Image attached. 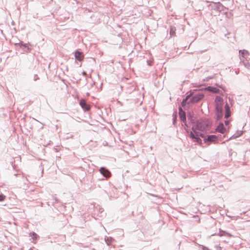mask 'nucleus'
Masks as SVG:
<instances>
[{
  "label": "nucleus",
  "mask_w": 250,
  "mask_h": 250,
  "mask_svg": "<svg viewBox=\"0 0 250 250\" xmlns=\"http://www.w3.org/2000/svg\"><path fill=\"white\" fill-rule=\"evenodd\" d=\"M33 119H34V120H35L36 121H37V122H39V123H40V124H42V123L40 122L38 120H37V119H34V118H33Z\"/></svg>",
  "instance_id": "nucleus-27"
},
{
  "label": "nucleus",
  "mask_w": 250,
  "mask_h": 250,
  "mask_svg": "<svg viewBox=\"0 0 250 250\" xmlns=\"http://www.w3.org/2000/svg\"><path fill=\"white\" fill-rule=\"evenodd\" d=\"M183 124H182L183 126H184L185 129L188 132V124L186 123V121L185 122H183Z\"/></svg>",
  "instance_id": "nucleus-22"
},
{
  "label": "nucleus",
  "mask_w": 250,
  "mask_h": 250,
  "mask_svg": "<svg viewBox=\"0 0 250 250\" xmlns=\"http://www.w3.org/2000/svg\"><path fill=\"white\" fill-rule=\"evenodd\" d=\"M83 75H85V74H86V73H85V72H83Z\"/></svg>",
  "instance_id": "nucleus-28"
},
{
  "label": "nucleus",
  "mask_w": 250,
  "mask_h": 250,
  "mask_svg": "<svg viewBox=\"0 0 250 250\" xmlns=\"http://www.w3.org/2000/svg\"><path fill=\"white\" fill-rule=\"evenodd\" d=\"M80 105L84 111H88L90 109V106L86 104L85 101L83 99L80 100Z\"/></svg>",
  "instance_id": "nucleus-7"
},
{
  "label": "nucleus",
  "mask_w": 250,
  "mask_h": 250,
  "mask_svg": "<svg viewBox=\"0 0 250 250\" xmlns=\"http://www.w3.org/2000/svg\"><path fill=\"white\" fill-rule=\"evenodd\" d=\"M215 7L217 10H222L223 5L220 2L215 3Z\"/></svg>",
  "instance_id": "nucleus-16"
},
{
  "label": "nucleus",
  "mask_w": 250,
  "mask_h": 250,
  "mask_svg": "<svg viewBox=\"0 0 250 250\" xmlns=\"http://www.w3.org/2000/svg\"><path fill=\"white\" fill-rule=\"evenodd\" d=\"M179 114L181 121H182V122H185L186 121V113L182 110L181 107H179Z\"/></svg>",
  "instance_id": "nucleus-8"
},
{
  "label": "nucleus",
  "mask_w": 250,
  "mask_h": 250,
  "mask_svg": "<svg viewBox=\"0 0 250 250\" xmlns=\"http://www.w3.org/2000/svg\"><path fill=\"white\" fill-rule=\"evenodd\" d=\"M176 28L174 26H171L170 27L169 33L171 36L175 35Z\"/></svg>",
  "instance_id": "nucleus-15"
},
{
  "label": "nucleus",
  "mask_w": 250,
  "mask_h": 250,
  "mask_svg": "<svg viewBox=\"0 0 250 250\" xmlns=\"http://www.w3.org/2000/svg\"><path fill=\"white\" fill-rule=\"evenodd\" d=\"M225 118L228 119L230 116V107L228 104L225 105Z\"/></svg>",
  "instance_id": "nucleus-9"
},
{
  "label": "nucleus",
  "mask_w": 250,
  "mask_h": 250,
  "mask_svg": "<svg viewBox=\"0 0 250 250\" xmlns=\"http://www.w3.org/2000/svg\"><path fill=\"white\" fill-rule=\"evenodd\" d=\"M215 102L216 109V119L217 120H220L223 117V99L221 97L217 96L215 98Z\"/></svg>",
  "instance_id": "nucleus-2"
},
{
  "label": "nucleus",
  "mask_w": 250,
  "mask_h": 250,
  "mask_svg": "<svg viewBox=\"0 0 250 250\" xmlns=\"http://www.w3.org/2000/svg\"><path fill=\"white\" fill-rule=\"evenodd\" d=\"M204 94L201 92L193 95L191 97H190V95H188L186 96L185 99H183L182 102V105L184 106V103L188 100H189V102H190L191 103H197L201 100L204 98Z\"/></svg>",
  "instance_id": "nucleus-3"
},
{
  "label": "nucleus",
  "mask_w": 250,
  "mask_h": 250,
  "mask_svg": "<svg viewBox=\"0 0 250 250\" xmlns=\"http://www.w3.org/2000/svg\"><path fill=\"white\" fill-rule=\"evenodd\" d=\"M176 120V115L174 114H173V124L174 125Z\"/></svg>",
  "instance_id": "nucleus-24"
},
{
  "label": "nucleus",
  "mask_w": 250,
  "mask_h": 250,
  "mask_svg": "<svg viewBox=\"0 0 250 250\" xmlns=\"http://www.w3.org/2000/svg\"><path fill=\"white\" fill-rule=\"evenodd\" d=\"M216 131L218 132L224 133L226 131V129L224 128V125L222 123H220L219 125L217 126Z\"/></svg>",
  "instance_id": "nucleus-11"
},
{
  "label": "nucleus",
  "mask_w": 250,
  "mask_h": 250,
  "mask_svg": "<svg viewBox=\"0 0 250 250\" xmlns=\"http://www.w3.org/2000/svg\"><path fill=\"white\" fill-rule=\"evenodd\" d=\"M113 240V239L111 237H107L105 240L106 244L108 246L111 244Z\"/></svg>",
  "instance_id": "nucleus-17"
},
{
  "label": "nucleus",
  "mask_w": 250,
  "mask_h": 250,
  "mask_svg": "<svg viewBox=\"0 0 250 250\" xmlns=\"http://www.w3.org/2000/svg\"><path fill=\"white\" fill-rule=\"evenodd\" d=\"M242 64H243L244 65V66L248 69H249L250 68V64L248 60L244 62H243L242 63Z\"/></svg>",
  "instance_id": "nucleus-18"
},
{
  "label": "nucleus",
  "mask_w": 250,
  "mask_h": 250,
  "mask_svg": "<svg viewBox=\"0 0 250 250\" xmlns=\"http://www.w3.org/2000/svg\"><path fill=\"white\" fill-rule=\"evenodd\" d=\"M239 58H240V62L241 63H242V62H243L245 61H247L246 57H243V56H239Z\"/></svg>",
  "instance_id": "nucleus-21"
},
{
  "label": "nucleus",
  "mask_w": 250,
  "mask_h": 250,
  "mask_svg": "<svg viewBox=\"0 0 250 250\" xmlns=\"http://www.w3.org/2000/svg\"><path fill=\"white\" fill-rule=\"evenodd\" d=\"M208 88L211 91L214 93H217L218 89L215 87H208Z\"/></svg>",
  "instance_id": "nucleus-20"
},
{
  "label": "nucleus",
  "mask_w": 250,
  "mask_h": 250,
  "mask_svg": "<svg viewBox=\"0 0 250 250\" xmlns=\"http://www.w3.org/2000/svg\"><path fill=\"white\" fill-rule=\"evenodd\" d=\"M217 137L214 135H208L207 138H204V141L205 143L208 142H214L217 140Z\"/></svg>",
  "instance_id": "nucleus-5"
},
{
  "label": "nucleus",
  "mask_w": 250,
  "mask_h": 250,
  "mask_svg": "<svg viewBox=\"0 0 250 250\" xmlns=\"http://www.w3.org/2000/svg\"><path fill=\"white\" fill-rule=\"evenodd\" d=\"M75 57L76 60L79 61H81L83 59V55L82 52L76 51L75 53Z\"/></svg>",
  "instance_id": "nucleus-10"
},
{
  "label": "nucleus",
  "mask_w": 250,
  "mask_h": 250,
  "mask_svg": "<svg viewBox=\"0 0 250 250\" xmlns=\"http://www.w3.org/2000/svg\"><path fill=\"white\" fill-rule=\"evenodd\" d=\"M218 235L220 236H224V235L228 236L229 237L231 236V235L230 233L227 232L225 231H223V230H221V229H219V233Z\"/></svg>",
  "instance_id": "nucleus-14"
},
{
  "label": "nucleus",
  "mask_w": 250,
  "mask_h": 250,
  "mask_svg": "<svg viewBox=\"0 0 250 250\" xmlns=\"http://www.w3.org/2000/svg\"><path fill=\"white\" fill-rule=\"evenodd\" d=\"M99 171L101 174L105 178H108L110 176V173L109 170L104 167H101Z\"/></svg>",
  "instance_id": "nucleus-6"
},
{
  "label": "nucleus",
  "mask_w": 250,
  "mask_h": 250,
  "mask_svg": "<svg viewBox=\"0 0 250 250\" xmlns=\"http://www.w3.org/2000/svg\"><path fill=\"white\" fill-rule=\"evenodd\" d=\"M188 120L189 121V123H191L192 125H196L197 121L196 117L195 116L193 112H189L187 115Z\"/></svg>",
  "instance_id": "nucleus-4"
},
{
  "label": "nucleus",
  "mask_w": 250,
  "mask_h": 250,
  "mask_svg": "<svg viewBox=\"0 0 250 250\" xmlns=\"http://www.w3.org/2000/svg\"><path fill=\"white\" fill-rule=\"evenodd\" d=\"M15 44L19 45L21 48L24 47L25 48H27L28 50H29L27 43H23L22 42L20 41L19 42L15 43Z\"/></svg>",
  "instance_id": "nucleus-13"
},
{
  "label": "nucleus",
  "mask_w": 250,
  "mask_h": 250,
  "mask_svg": "<svg viewBox=\"0 0 250 250\" xmlns=\"http://www.w3.org/2000/svg\"><path fill=\"white\" fill-rule=\"evenodd\" d=\"M229 121H225V124L226 125H228L229 124Z\"/></svg>",
  "instance_id": "nucleus-26"
},
{
  "label": "nucleus",
  "mask_w": 250,
  "mask_h": 250,
  "mask_svg": "<svg viewBox=\"0 0 250 250\" xmlns=\"http://www.w3.org/2000/svg\"><path fill=\"white\" fill-rule=\"evenodd\" d=\"M211 126V122L208 119H200L197 120L196 125H192V131L190 132L189 136L194 141L201 144L202 140L199 136L203 137V135L198 132L196 130L204 131L209 130Z\"/></svg>",
  "instance_id": "nucleus-1"
},
{
  "label": "nucleus",
  "mask_w": 250,
  "mask_h": 250,
  "mask_svg": "<svg viewBox=\"0 0 250 250\" xmlns=\"http://www.w3.org/2000/svg\"><path fill=\"white\" fill-rule=\"evenodd\" d=\"M30 236L32 237V238L34 240L35 239H36L37 238V234L36 233H35L34 232H33L32 233H30Z\"/></svg>",
  "instance_id": "nucleus-19"
},
{
  "label": "nucleus",
  "mask_w": 250,
  "mask_h": 250,
  "mask_svg": "<svg viewBox=\"0 0 250 250\" xmlns=\"http://www.w3.org/2000/svg\"><path fill=\"white\" fill-rule=\"evenodd\" d=\"M39 79V77H38L37 75H35L34 77V81H36Z\"/></svg>",
  "instance_id": "nucleus-25"
},
{
  "label": "nucleus",
  "mask_w": 250,
  "mask_h": 250,
  "mask_svg": "<svg viewBox=\"0 0 250 250\" xmlns=\"http://www.w3.org/2000/svg\"><path fill=\"white\" fill-rule=\"evenodd\" d=\"M239 52L240 56L247 57L249 55V52L246 50H240Z\"/></svg>",
  "instance_id": "nucleus-12"
},
{
  "label": "nucleus",
  "mask_w": 250,
  "mask_h": 250,
  "mask_svg": "<svg viewBox=\"0 0 250 250\" xmlns=\"http://www.w3.org/2000/svg\"><path fill=\"white\" fill-rule=\"evenodd\" d=\"M5 196H4L3 194H0V201H3L5 200Z\"/></svg>",
  "instance_id": "nucleus-23"
}]
</instances>
